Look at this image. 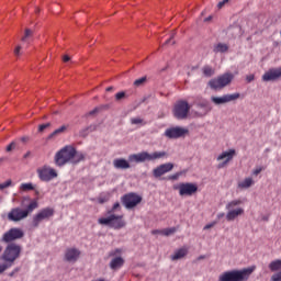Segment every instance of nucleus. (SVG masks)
Instances as JSON below:
<instances>
[{"mask_svg":"<svg viewBox=\"0 0 281 281\" xmlns=\"http://www.w3.org/2000/svg\"><path fill=\"white\" fill-rule=\"evenodd\" d=\"M85 154L76 150V147L71 145H66L59 149L54 157L57 168H63V166H67V164H80V161H85Z\"/></svg>","mask_w":281,"mask_h":281,"instance_id":"1","label":"nucleus"},{"mask_svg":"<svg viewBox=\"0 0 281 281\" xmlns=\"http://www.w3.org/2000/svg\"><path fill=\"white\" fill-rule=\"evenodd\" d=\"M120 210H122L120 202H115L112 210L108 211V216L98 220L99 225H105L106 227H111V229H123V227H126L124 215L115 214V212H120Z\"/></svg>","mask_w":281,"mask_h":281,"instance_id":"2","label":"nucleus"},{"mask_svg":"<svg viewBox=\"0 0 281 281\" xmlns=\"http://www.w3.org/2000/svg\"><path fill=\"white\" fill-rule=\"evenodd\" d=\"M256 271V266H251L243 269H232L222 272L218 276L217 281H249L251 273Z\"/></svg>","mask_w":281,"mask_h":281,"instance_id":"3","label":"nucleus"},{"mask_svg":"<svg viewBox=\"0 0 281 281\" xmlns=\"http://www.w3.org/2000/svg\"><path fill=\"white\" fill-rule=\"evenodd\" d=\"M37 207L38 201L31 200L25 209H21L19 206L11 209L7 215V218L11 223H20V221H25V218H27L32 212H34V210H37Z\"/></svg>","mask_w":281,"mask_h":281,"instance_id":"4","label":"nucleus"},{"mask_svg":"<svg viewBox=\"0 0 281 281\" xmlns=\"http://www.w3.org/2000/svg\"><path fill=\"white\" fill-rule=\"evenodd\" d=\"M166 157V151H140L138 154H132L128 156V161L135 164H144V161H157V159H164Z\"/></svg>","mask_w":281,"mask_h":281,"instance_id":"5","label":"nucleus"},{"mask_svg":"<svg viewBox=\"0 0 281 281\" xmlns=\"http://www.w3.org/2000/svg\"><path fill=\"white\" fill-rule=\"evenodd\" d=\"M20 256H21V246L15 243H11V244H8V246L5 247L1 256V260L7 262L9 267H12V265H14V261L18 260Z\"/></svg>","mask_w":281,"mask_h":281,"instance_id":"6","label":"nucleus"},{"mask_svg":"<svg viewBox=\"0 0 281 281\" xmlns=\"http://www.w3.org/2000/svg\"><path fill=\"white\" fill-rule=\"evenodd\" d=\"M232 80H234V75L232 72H226L217 78L211 79L209 81V87L214 89V91H221V89H225L227 85H232Z\"/></svg>","mask_w":281,"mask_h":281,"instance_id":"7","label":"nucleus"},{"mask_svg":"<svg viewBox=\"0 0 281 281\" xmlns=\"http://www.w3.org/2000/svg\"><path fill=\"white\" fill-rule=\"evenodd\" d=\"M241 204H243V200H233L226 204V210L228 211L226 214V221L228 222L236 221L238 216H243V214H245V209L243 207L235 209L237 205H241Z\"/></svg>","mask_w":281,"mask_h":281,"instance_id":"8","label":"nucleus"},{"mask_svg":"<svg viewBox=\"0 0 281 281\" xmlns=\"http://www.w3.org/2000/svg\"><path fill=\"white\" fill-rule=\"evenodd\" d=\"M121 203L126 210H133V207H137L142 203V196L131 192L121 196Z\"/></svg>","mask_w":281,"mask_h":281,"instance_id":"9","label":"nucleus"},{"mask_svg":"<svg viewBox=\"0 0 281 281\" xmlns=\"http://www.w3.org/2000/svg\"><path fill=\"white\" fill-rule=\"evenodd\" d=\"M25 236V233L23 232V229L21 228H16V227H13V228H10L9 231H7L0 241L1 243H14V240H21V238H23Z\"/></svg>","mask_w":281,"mask_h":281,"instance_id":"10","label":"nucleus"},{"mask_svg":"<svg viewBox=\"0 0 281 281\" xmlns=\"http://www.w3.org/2000/svg\"><path fill=\"white\" fill-rule=\"evenodd\" d=\"M190 113L188 101H178L173 106V116L176 120H186Z\"/></svg>","mask_w":281,"mask_h":281,"instance_id":"11","label":"nucleus"},{"mask_svg":"<svg viewBox=\"0 0 281 281\" xmlns=\"http://www.w3.org/2000/svg\"><path fill=\"white\" fill-rule=\"evenodd\" d=\"M176 190H179L180 196H193L199 192V186L192 182H182L176 187Z\"/></svg>","mask_w":281,"mask_h":281,"instance_id":"12","label":"nucleus"},{"mask_svg":"<svg viewBox=\"0 0 281 281\" xmlns=\"http://www.w3.org/2000/svg\"><path fill=\"white\" fill-rule=\"evenodd\" d=\"M37 177L41 181L49 182L58 177V172L49 166H43L37 169Z\"/></svg>","mask_w":281,"mask_h":281,"instance_id":"13","label":"nucleus"},{"mask_svg":"<svg viewBox=\"0 0 281 281\" xmlns=\"http://www.w3.org/2000/svg\"><path fill=\"white\" fill-rule=\"evenodd\" d=\"M190 131L186 127L181 126H175L169 127L165 131V137H168V139H179L181 137H186Z\"/></svg>","mask_w":281,"mask_h":281,"instance_id":"14","label":"nucleus"},{"mask_svg":"<svg viewBox=\"0 0 281 281\" xmlns=\"http://www.w3.org/2000/svg\"><path fill=\"white\" fill-rule=\"evenodd\" d=\"M54 212L55 211L52 207L42 209L37 214L33 216V227H38L42 221H47L48 218H52V216H54Z\"/></svg>","mask_w":281,"mask_h":281,"instance_id":"15","label":"nucleus"},{"mask_svg":"<svg viewBox=\"0 0 281 281\" xmlns=\"http://www.w3.org/2000/svg\"><path fill=\"white\" fill-rule=\"evenodd\" d=\"M235 155L236 149H229L228 151H223L220 156H217V161H223V159H225L223 162L217 165L218 170L225 168V166H227V164H229L232 159H234Z\"/></svg>","mask_w":281,"mask_h":281,"instance_id":"16","label":"nucleus"},{"mask_svg":"<svg viewBox=\"0 0 281 281\" xmlns=\"http://www.w3.org/2000/svg\"><path fill=\"white\" fill-rule=\"evenodd\" d=\"M240 98V93L235 92L233 94H224L222 97H212L211 101L215 104H227V102H234L235 100H238Z\"/></svg>","mask_w":281,"mask_h":281,"instance_id":"17","label":"nucleus"},{"mask_svg":"<svg viewBox=\"0 0 281 281\" xmlns=\"http://www.w3.org/2000/svg\"><path fill=\"white\" fill-rule=\"evenodd\" d=\"M80 249L78 248H67L65 250L64 260L65 262H70L71 265L78 262L80 258Z\"/></svg>","mask_w":281,"mask_h":281,"instance_id":"18","label":"nucleus"},{"mask_svg":"<svg viewBox=\"0 0 281 281\" xmlns=\"http://www.w3.org/2000/svg\"><path fill=\"white\" fill-rule=\"evenodd\" d=\"M172 168H175L172 162L162 164L153 170V175L156 179H159V177H164V175L171 172Z\"/></svg>","mask_w":281,"mask_h":281,"instance_id":"19","label":"nucleus"},{"mask_svg":"<svg viewBox=\"0 0 281 281\" xmlns=\"http://www.w3.org/2000/svg\"><path fill=\"white\" fill-rule=\"evenodd\" d=\"M278 78H281V67L271 68L262 76L263 82H273L274 80H278Z\"/></svg>","mask_w":281,"mask_h":281,"instance_id":"20","label":"nucleus"},{"mask_svg":"<svg viewBox=\"0 0 281 281\" xmlns=\"http://www.w3.org/2000/svg\"><path fill=\"white\" fill-rule=\"evenodd\" d=\"M113 167L116 170H128V168H131V162L124 158H116L113 160Z\"/></svg>","mask_w":281,"mask_h":281,"instance_id":"21","label":"nucleus"},{"mask_svg":"<svg viewBox=\"0 0 281 281\" xmlns=\"http://www.w3.org/2000/svg\"><path fill=\"white\" fill-rule=\"evenodd\" d=\"M196 106L199 109H203L204 113L202 115H207L210 111H212V105L210 104V101L207 99H201L196 102Z\"/></svg>","mask_w":281,"mask_h":281,"instance_id":"22","label":"nucleus"},{"mask_svg":"<svg viewBox=\"0 0 281 281\" xmlns=\"http://www.w3.org/2000/svg\"><path fill=\"white\" fill-rule=\"evenodd\" d=\"M188 247L177 249L173 255H171V260H181V258H186V256H188Z\"/></svg>","mask_w":281,"mask_h":281,"instance_id":"23","label":"nucleus"},{"mask_svg":"<svg viewBox=\"0 0 281 281\" xmlns=\"http://www.w3.org/2000/svg\"><path fill=\"white\" fill-rule=\"evenodd\" d=\"M121 267H124V259L122 257H115L110 262V269L113 271L121 269Z\"/></svg>","mask_w":281,"mask_h":281,"instance_id":"24","label":"nucleus"},{"mask_svg":"<svg viewBox=\"0 0 281 281\" xmlns=\"http://www.w3.org/2000/svg\"><path fill=\"white\" fill-rule=\"evenodd\" d=\"M254 184L252 178H246L245 180L238 182V188L240 190H247L248 188H251Z\"/></svg>","mask_w":281,"mask_h":281,"instance_id":"25","label":"nucleus"},{"mask_svg":"<svg viewBox=\"0 0 281 281\" xmlns=\"http://www.w3.org/2000/svg\"><path fill=\"white\" fill-rule=\"evenodd\" d=\"M97 130H98V125L92 124V125H90V126H88V127L81 130V131L79 132V135H80V137H87V136L89 135V133H93V132L97 131Z\"/></svg>","mask_w":281,"mask_h":281,"instance_id":"26","label":"nucleus"},{"mask_svg":"<svg viewBox=\"0 0 281 281\" xmlns=\"http://www.w3.org/2000/svg\"><path fill=\"white\" fill-rule=\"evenodd\" d=\"M229 46H227V44L218 43L217 45H215L213 52H215V54H225V52H227Z\"/></svg>","mask_w":281,"mask_h":281,"instance_id":"27","label":"nucleus"},{"mask_svg":"<svg viewBox=\"0 0 281 281\" xmlns=\"http://www.w3.org/2000/svg\"><path fill=\"white\" fill-rule=\"evenodd\" d=\"M269 269L272 272L281 271V259L273 260L269 263Z\"/></svg>","mask_w":281,"mask_h":281,"instance_id":"28","label":"nucleus"},{"mask_svg":"<svg viewBox=\"0 0 281 281\" xmlns=\"http://www.w3.org/2000/svg\"><path fill=\"white\" fill-rule=\"evenodd\" d=\"M67 131V125H61L59 128L55 130L49 136L48 139L56 137V135H60Z\"/></svg>","mask_w":281,"mask_h":281,"instance_id":"29","label":"nucleus"},{"mask_svg":"<svg viewBox=\"0 0 281 281\" xmlns=\"http://www.w3.org/2000/svg\"><path fill=\"white\" fill-rule=\"evenodd\" d=\"M20 190L21 192H31L32 190H34V184L32 182L22 183L20 186Z\"/></svg>","mask_w":281,"mask_h":281,"instance_id":"30","label":"nucleus"},{"mask_svg":"<svg viewBox=\"0 0 281 281\" xmlns=\"http://www.w3.org/2000/svg\"><path fill=\"white\" fill-rule=\"evenodd\" d=\"M202 71L206 78H212V75L214 74V68H212L211 66H204L202 68Z\"/></svg>","mask_w":281,"mask_h":281,"instance_id":"31","label":"nucleus"},{"mask_svg":"<svg viewBox=\"0 0 281 281\" xmlns=\"http://www.w3.org/2000/svg\"><path fill=\"white\" fill-rule=\"evenodd\" d=\"M110 199H111V194H109V193L101 194L98 198V203H100L101 205L104 204V203H109Z\"/></svg>","mask_w":281,"mask_h":281,"instance_id":"32","label":"nucleus"},{"mask_svg":"<svg viewBox=\"0 0 281 281\" xmlns=\"http://www.w3.org/2000/svg\"><path fill=\"white\" fill-rule=\"evenodd\" d=\"M175 233H177V227L161 229V236H172Z\"/></svg>","mask_w":281,"mask_h":281,"instance_id":"33","label":"nucleus"},{"mask_svg":"<svg viewBox=\"0 0 281 281\" xmlns=\"http://www.w3.org/2000/svg\"><path fill=\"white\" fill-rule=\"evenodd\" d=\"M33 32L30 29L25 30L24 36L22 37V43H27L32 36Z\"/></svg>","mask_w":281,"mask_h":281,"instance_id":"34","label":"nucleus"},{"mask_svg":"<svg viewBox=\"0 0 281 281\" xmlns=\"http://www.w3.org/2000/svg\"><path fill=\"white\" fill-rule=\"evenodd\" d=\"M131 124H134V125L142 124L143 126H146V122H144V120L139 117L131 119Z\"/></svg>","mask_w":281,"mask_h":281,"instance_id":"35","label":"nucleus"},{"mask_svg":"<svg viewBox=\"0 0 281 281\" xmlns=\"http://www.w3.org/2000/svg\"><path fill=\"white\" fill-rule=\"evenodd\" d=\"M144 82H146V77H142L139 79H136L134 81V87H142V85H144Z\"/></svg>","mask_w":281,"mask_h":281,"instance_id":"36","label":"nucleus"},{"mask_svg":"<svg viewBox=\"0 0 281 281\" xmlns=\"http://www.w3.org/2000/svg\"><path fill=\"white\" fill-rule=\"evenodd\" d=\"M12 186V180H7L5 182L0 183V190H5V188H10Z\"/></svg>","mask_w":281,"mask_h":281,"instance_id":"37","label":"nucleus"},{"mask_svg":"<svg viewBox=\"0 0 281 281\" xmlns=\"http://www.w3.org/2000/svg\"><path fill=\"white\" fill-rule=\"evenodd\" d=\"M123 98H126V92L121 91L115 94V100L120 101L123 100Z\"/></svg>","mask_w":281,"mask_h":281,"instance_id":"38","label":"nucleus"},{"mask_svg":"<svg viewBox=\"0 0 281 281\" xmlns=\"http://www.w3.org/2000/svg\"><path fill=\"white\" fill-rule=\"evenodd\" d=\"M14 148H16V142H11V143L7 146V153H11V150H14Z\"/></svg>","mask_w":281,"mask_h":281,"instance_id":"39","label":"nucleus"},{"mask_svg":"<svg viewBox=\"0 0 281 281\" xmlns=\"http://www.w3.org/2000/svg\"><path fill=\"white\" fill-rule=\"evenodd\" d=\"M49 126H52L50 123H45L38 126V132L43 133V131H45V128H49Z\"/></svg>","mask_w":281,"mask_h":281,"instance_id":"40","label":"nucleus"},{"mask_svg":"<svg viewBox=\"0 0 281 281\" xmlns=\"http://www.w3.org/2000/svg\"><path fill=\"white\" fill-rule=\"evenodd\" d=\"M271 281H281V271L272 274Z\"/></svg>","mask_w":281,"mask_h":281,"instance_id":"41","label":"nucleus"},{"mask_svg":"<svg viewBox=\"0 0 281 281\" xmlns=\"http://www.w3.org/2000/svg\"><path fill=\"white\" fill-rule=\"evenodd\" d=\"M179 177H181V172H177L175 175L169 176V180L177 181V179H179Z\"/></svg>","mask_w":281,"mask_h":281,"instance_id":"42","label":"nucleus"},{"mask_svg":"<svg viewBox=\"0 0 281 281\" xmlns=\"http://www.w3.org/2000/svg\"><path fill=\"white\" fill-rule=\"evenodd\" d=\"M263 168L262 167H256V169H254L252 175L255 177H258V175H260V172H262Z\"/></svg>","mask_w":281,"mask_h":281,"instance_id":"43","label":"nucleus"},{"mask_svg":"<svg viewBox=\"0 0 281 281\" xmlns=\"http://www.w3.org/2000/svg\"><path fill=\"white\" fill-rule=\"evenodd\" d=\"M254 80H256V76H254V75L246 76V81L247 82H254Z\"/></svg>","mask_w":281,"mask_h":281,"instance_id":"44","label":"nucleus"},{"mask_svg":"<svg viewBox=\"0 0 281 281\" xmlns=\"http://www.w3.org/2000/svg\"><path fill=\"white\" fill-rule=\"evenodd\" d=\"M8 263H0V273H3V271H5L8 269Z\"/></svg>","mask_w":281,"mask_h":281,"instance_id":"45","label":"nucleus"},{"mask_svg":"<svg viewBox=\"0 0 281 281\" xmlns=\"http://www.w3.org/2000/svg\"><path fill=\"white\" fill-rule=\"evenodd\" d=\"M214 225H216V222H212V223H210V224H206L204 227H203V229L205 231V229H212V227H214Z\"/></svg>","mask_w":281,"mask_h":281,"instance_id":"46","label":"nucleus"},{"mask_svg":"<svg viewBox=\"0 0 281 281\" xmlns=\"http://www.w3.org/2000/svg\"><path fill=\"white\" fill-rule=\"evenodd\" d=\"M173 38H175V33L170 36L169 40L166 41L165 45H170V43H171L172 45H175V42H172Z\"/></svg>","mask_w":281,"mask_h":281,"instance_id":"47","label":"nucleus"},{"mask_svg":"<svg viewBox=\"0 0 281 281\" xmlns=\"http://www.w3.org/2000/svg\"><path fill=\"white\" fill-rule=\"evenodd\" d=\"M14 55L15 56H21V46H16L14 49Z\"/></svg>","mask_w":281,"mask_h":281,"instance_id":"48","label":"nucleus"},{"mask_svg":"<svg viewBox=\"0 0 281 281\" xmlns=\"http://www.w3.org/2000/svg\"><path fill=\"white\" fill-rule=\"evenodd\" d=\"M99 109L98 108H94L92 111H90L88 113V115H95V113H98Z\"/></svg>","mask_w":281,"mask_h":281,"instance_id":"49","label":"nucleus"},{"mask_svg":"<svg viewBox=\"0 0 281 281\" xmlns=\"http://www.w3.org/2000/svg\"><path fill=\"white\" fill-rule=\"evenodd\" d=\"M63 60H64V63H69V60H71V58L69 57V55H65L63 57Z\"/></svg>","mask_w":281,"mask_h":281,"instance_id":"50","label":"nucleus"},{"mask_svg":"<svg viewBox=\"0 0 281 281\" xmlns=\"http://www.w3.org/2000/svg\"><path fill=\"white\" fill-rule=\"evenodd\" d=\"M151 234L155 236L157 234H161V229H154L151 231Z\"/></svg>","mask_w":281,"mask_h":281,"instance_id":"51","label":"nucleus"},{"mask_svg":"<svg viewBox=\"0 0 281 281\" xmlns=\"http://www.w3.org/2000/svg\"><path fill=\"white\" fill-rule=\"evenodd\" d=\"M223 5H225V2L221 1V2H218L217 8L221 9V8H223Z\"/></svg>","mask_w":281,"mask_h":281,"instance_id":"52","label":"nucleus"},{"mask_svg":"<svg viewBox=\"0 0 281 281\" xmlns=\"http://www.w3.org/2000/svg\"><path fill=\"white\" fill-rule=\"evenodd\" d=\"M30 155H32V153L31 151H27L26 154H24V159H27V157H30Z\"/></svg>","mask_w":281,"mask_h":281,"instance_id":"53","label":"nucleus"},{"mask_svg":"<svg viewBox=\"0 0 281 281\" xmlns=\"http://www.w3.org/2000/svg\"><path fill=\"white\" fill-rule=\"evenodd\" d=\"M198 260H205V255H201L198 257Z\"/></svg>","mask_w":281,"mask_h":281,"instance_id":"54","label":"nucleus"},{"mask_svg":"<svg viewBox=\"0 0 281 281\" xmlns=\"http://www.w3.org/2000/svg\"><path fill=\"white\" fill-rule=\"evenodd\" d=\"M223 216H225V213L217 214V218H223Z\"/></svg>","mask_w":281,"mask_h":281,"instance_id":"55","label":"nucleus"},{"mask_svg":"<svg viewBox=\"0 0 281 281\" xmlns=\"http://www.w3.org/2000/svg\"><path fill=\"white\" fill-rule=\"evenodd\" d=\"M106 91H113V87H108Z\"/></svg>","mask_w":281,"mask_h":281,"instance_id":"56","label":"nucleus"},{"mask_svg":"<svg viewBox=\"0 0 281 281\" xmlns=\"http://www.w3.org/2000/svg\"><path fill=\"white\" fill-rule=\"evenodd\" d=\"M205 21H212V16L206 18Z\"/></svg>","mask_w":281,"mask_h":281,"instance_id":"57","label":"nucleus"},{"mask_svg":"<svg viewBox=\"0 0 281 281\" xmlns=\"http://www.w3.org/2000/svg\"><path fill=\"white\" fill-rule=\"evenodd\" d=\"M222 2H224V4H225V3H228V2H229V0H223Z\"/></svg>","mask_w":281,"mask_h":281,"instance_id":"58","label":"nucleus"},{"mask_svg":"<svg viewBox=\"0 0 281 281\" xmlns=\"http://www.w3.org/2000/svg\"><path fill=\"white\" fill-rule=\"evenodd\" d=\"M4 161V158H0V164Z\"/></svg>","mask_w":281,"mask_h":281,"instance_id":"59","label":"nucleus"},{"mask_svg":"<svg viewBox=\"0 0 281 281\" xmlns=\"http://www.w3.org/2000/svg\"><path fill=\"white\" fill-rule=\"evenodd\" d=\"M263 221H269V217H263Z\"/></svg>","mask_w":281,"mask_h":281,"instance_id":"60","label":"nucleus"},{"mask_svg":"<svg viewBox=\"0 0 281 281\" xmlns=\"http://www.w3.org/2000/svg\"><path fill=\"white\" fill-rule=\"evenodd\" d=\"M1 251H3V247L0 246V254H1Z\"/></svg>","mask_w":281,"mask_h":281,"instance_id":"61","label":"nucleus"},{"mask_svg":"<svg viewBox=\"0 0 281 281\" xmlns=\"http://www.w3.org/2000/svg\"><path fill=\"white\" fill-rule=\"evenodd\" d=\"M12 276H14V272H11V273H10V277H11V278H12Z\"/></svg>","mask_w":281,"mask_h":281,"instance_id":"62","label":"nucleus"},{"mask_svg":"<svg viewBox=\"0 0 281 281\" xmlns=\"http://www.w3.org/2000/svg\"><path fill=\"white\" fill-rule=\"evenodd\" d=\"M116 254H120V249H116Z\"/></svg>","mask_w":281,"mask_h":281,"instance_id":"63","label":"nucleus"}]
</instances>
